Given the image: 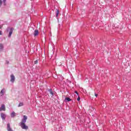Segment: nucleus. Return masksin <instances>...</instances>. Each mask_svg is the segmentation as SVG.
Returning a JSON list of instances; mask_svg holds the SVG:
<instances>
[{
    "label": "nucleus",
    "mask_w": 131,
    "mask_h": 131,
    "mask_svg": "<svg viewBox=\"0 0 131 131\" xmlns=\"http://www.w3.org/2000/svg\"><path fill=\"white\" fill-rule=\"evenodd\" d=\"M14 31V28H8L7 29V32H9L8 37H11L12 36V34H13V31Z\"/></svg>",
    "instance_id": "obj_1"
},
{
    "label": "nucleus",
    "mask_w": 131,
    "mask_h": 131,
    "mask_svg": "<svg viewBox=\"0 0 131 131\" xmlns=\"http://www.w3.org/2000/svg\"><path fill=\"white\" fill-rule=\"evenodd\" d=\"M19 124H20V126H21V128H23V129H28V126H26L25 123H20Z\"/></svg>",
    "instance_id": "obj_2"
},
{
    "label": "nucleus",
    "mask_w": 131,
    "mask_h": 131,
    "mask_svg": "<svg viewBox=\"0 0 131 131\" xmlns=\"http://www.w3.org/2000/svg\"><path fill=\"white\" fill-rule=\"evenodd\" d=\"M16 79V78H15V76H14V74H11L10 75V81L12 82V83H14L15 82V80Z\"/></svg>",
    "instance_id": "obj_3"
},
{
    "label": "nucleus",
    "mask_w": 131,
    "mask_h": 131,
    "mask_svg": "<svg viewBox=\"0 0 131 131\" xmlns=\"http://www.w3.org/2000/svg\"><path fill=\"white\" fill-rule=\"evenodd\" d=\"M6 94V89L3 88L0 92V97H3Z\"/></svg>",
    "instance_id": "obj_4"
},
{
    "label": "nucleus",
    "mask_w": 131,
    "mask_h": 131,
    "mask_svg": "<svg viewBox=\"0 0 131 131\" xmlns=\"http://www.w3.org/2000/svg\"><path fill=\"white\" fill-rule=\"evenodd\" d=\"M1 111H6V105L5 104H2L0 107V112Z\"/></svg>",
    "instance_id": "obj_5"
},
{
    "label": "nucleus",
    "mask_w": 131,
    "mask_h": 131,
    "mask_svg": "<svg viewBox=\"0 0 131 131\" xmlns=\"http://www.w3.org/2000/svg\"><path fill=\"white\" fill-rule=\"evenodd\" d=\"M26 120H27V116H24V118L20 123H25L26 122Z\"/></svg>",
    "instance_id": "obj_6"
},
{
    "label": "nucleus",
    "mask_w": 131,
    "mask_h": 131,
    "mask_svg": "<svg viewBox=\"0 0 131 131\" xmlns=\"http://www.w3.org/2000/svg\"><path fill=\"white\" fill-rule=\"evenodd\" d=\"M5 49V45L3 43H0V52H3Z\"/></svg>",
    "instance_id": "obj_7"
},
{
    "label": "nucleus",
    "mask_w": 131,
    "mask_h": 131,
    "mask_svg": "<svg viewBox=\"0 0 131 131\" xmlns=\"http://www.w3.org/2000/svg\"><path fill=\"white\" fill-rule=\"evenodd\" d=\"M1 118H2L3 120H6V117H7V116L6 115V114L2 113L1 114Z\"/></svg>",
    "instance_id": "obj_8"
},
{
    "label": "nucleus",
    "mask_w": 131,
    "mask_h": 131,
    "mask_svg": "<svg viewBox=\"0 0 131 131\" xmlns=\"http://www.w3.org/2000/svg\"><path fill=\"white\" fill-rule=\"evenodd\" d=\"M38 35V30H35L34 32V36H37Z\"/></svg>",
    "instance_id": "obj_9"
},
{
    "label": "nucleus",
    "mask_w": 131,
    "mask_h": 131,
    "mask_svg": "<svg viewBox=\"0 0 131 131\" xmlns=\"http://www.w3.org/2000/svg\"><path fill=\"white\" fill-rule=\"evenodd\" d=\"M7 130L8 131H13L12 128H11V127L10 126V124L9 123L7 124Z\"/></svg>",
    "instance_id": "obj_10"
},
{
    "label": "nucleus",
    "mask_w": 131,
    "mask_h": 131,
    "mask_svg": "<svg viewBox=\"0 0 131 131\" xmlns=\"http://www.w3.org/2000/svg\"><path fill=\"white\" fill-rule=\"evenodd\" d=\"M16 115H17V114H16V113H15L14 112H12L11 114V116L12 118L15 117Z\"/></svg>",
    "instance_id": "obj_11"
},
{
    "label": "nucleus",
    "mask_w": 131,
    "mask_h": 131,
    "mask_svg": "<svg viewBox=\"0 0 131 131\" xmlns=\"http://www.w3.org/2000/svg\"><path fill=\"white\" fill-rule=\"evenodd\" d=\"M49 92L50 94L51 95L52 97L54 96V93H53V91H52V89H49Z\"/></svg>",
    "instance_id": "obj_12"
},
{
    "label": "nucleus",
    "mask_w": 131,
    "mask_h": 131,
    "mask_svg": "<svg viewBox=\"0 0 131 131\" xmlns=\"http://www.w3.org/2000/svg\"><path fill=\"white\" fill-rule=\"evenodd\" d=\"M23 105H24L23 102H20L18 105V107H21V106H23Z\"/></svg>",
    "instance_id": "obj_13"
},
{
    "label": "nucleus",
    "mask_w": 131,
    "mask_h": 131,
    "mask_svg": "<svg viewBox=\"0 0 131 131\" xmlns=\"http://www.w3.org/2000/svg\"><path fill=\"white\" fill-rule=\"evenodd\" d=\"M66 101H68V102H70V101H71V99H70V98L67 97L66 98Z\"/></svg>",
    "instance_id": "obj_14"
},
{
    "label": "nucleus",
    "mask_w": 131,
    "mask_h": 131,
    "mask_svg": "<svg viewBox=\"0 0 131 131\" xmlns=\"http://www.w3.org/2000/svg\"><path fill=\"white\" fill-rule=\"evenodd\" d=\"M60 13V12L59 11V10H57L56 11V17H58L59 16V13Z\"/></svg>",
    "instance_id": "obj_15"
},
{
    "label": "nucleus",
    "mask_w": 131,
    "mask_h": 131,
    "mask_svg": "<svg viewBox=\"0 0 131 131\" xmlns=\"http://www.w3.org/2000/svg\"><path fill=\"white\" fill-rule=\"evenodd\" d=\"M3 4V1L2 0H0V8L2 7V5Z\"/></svg>",
    "instance_id": "obj_16"
},
{
    "label": "nucleus",
    "mask_w": 131,
    "mask_h": 131,
    "mask_svg": "<svg viewBox=\"0 0 131 131\" xmlns=\"http://www.w3.org/2000/svg\"><path fill=\"white\" fill-rule=\"evenodd\" d=\"M38 62V61H37V60H36V61H35L34 63L37 64Z\"/></svg>",
    "instance_id": "obj_17"
},
{
    "label": "nucleus",
    "mask_w": 131,
    "mask_h": 131,
    "mask_svg": "<svg viewBox=\"0 0 131 131\" xmlns=\"http://www.w3.org/2000/svg\"><path fill=\"white\" fill-rule=\"evenodd\" d=\"M77 101H80V97L79 96L77 98Z\"/></svg>",
    "instance_id": "obj_18"
},
{
    "label": "nucleus",
    "mask_w": 131,
    "mask_h": 131,
    "mask_svg": "<svg viewBox=\"0 0 131 131\" xmlns=\"http://www.w3.org/2000/svg\"><path fill=\"white\" fill-rule=\"evenodd\" d=\"M3 35V32L2 31H0V35Z\"/></svg>",
    "instance_id": "obj_19"
},
{
    "label": "nucleus",
    "mask_w": 131,
    "mask_h": 131,
    "mask_svg": "<svg viewBox=\"0 0 131 131\" xmlns=\"http://www.w3.org/2000/svg\"><path fill=\"white\" fill-rule=\"evenodd\" d=\"M102 106L103 108H106V106H105V105L102 104Z\"/></svg>",
    "instance_id": "obj_20"
},
{
    "label": "nucleus",
    "mask_w": 131,
    "mask_h": 131,
    "mask_svg": "<svg viewBox=\"0 0 131 131\" xmlns=\"http://www.w3.org/2000/svg\"><path fill=\"white\" fill-rule=\"evenodd\" d=\"M75 93L77 94V96H78V93H77V91H75Z\"/></svg>",
    "instance_id": "obj_21"
},
{
    "label": "nucleus",
    "mask_w": 131,
    "mask_h": 131,
    "mask_svg": "<svg viewBox=\"0 0 131 131\" xmlns=\"http://www.w3.org/2000/svg\"><path fill=\"white\" fill-rule=\"evenodd\" d=\"M95 96L98 97V94H95Z\"/></svg>",
    "instance_id": "obj_22"
},
{
    "label": "nucleus",
    "mask_w": 131,
    "mask_h": 131,
    "mask_svg": "<svg viewBox=\"0 0 131 131\" xmlns=\"http://www.w3.org/2000/svg\"><path fill=\"white\" fill-rule=\"evenodd\" d=\"M3 1L4 2V3H6V0H3Z\"/></svg>",
    "instance_id": "obj_23"
},
{
    "label": "nucleus",
    "mask_w": 131,
    "mask_h": 131,
    "mask_svg": "<svg viewBox=\"0 0 131 131\" xmlns=\"http://www.w3.org/2000/svg\"><path fill=\"white\" fill-rule=\"evenodd\" d=\"M9 63V61H7V64Z\"/></svg>",
    "instance_id": "obj_24"
},
{
    "label": "nucleus",
    "mask_w": 131,
    "mask_h": 131,
    "mask_svg": "<svg viewBox=\"0 0 131 131\" xmlns=\"http://www.w3.org/2000/svg\"><path fill=\"white\" fill-rule=\"evenodd\" d=\"M104 102H105V101H103V103H104Z\"/></svg>",
    "instance_id": "obj_25"
}]
</instances>
